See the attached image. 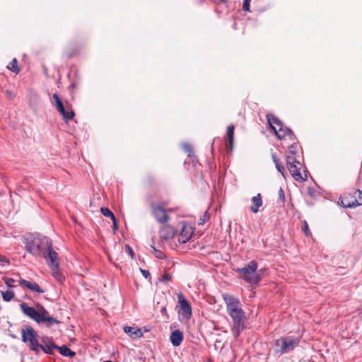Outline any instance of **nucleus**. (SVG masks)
Returning <instances> with one entry per match:
<instances>
[{
	"instance_id": "f704fd0d",
	"label": "nucleus",
	"mask_w": 362,
	"mask_h": 362,
	"mask_svg": "<svg viewBox=\"0 0 362 362\" xmlns=\"http://www.w3.org/2000/svg\"><path fill=\"white\" fill-rule=\"evenodd\" d=\"M125 250L126 252H128V254L133 258V256H134V252L132 250V249L130 247V246L129 245H126L125 247Z\"/></svg>"
},
{
	"instance_id": "ea45409f",
	"label": "nucleus",
	"mask_w": 362,
	"mask_h": 362,
	"mask_svg": "<svg viewBox=\"0 0 362 362\" xmlns=\"http://www.w3.org/2000/svg\"><path fill=\"white\" fill-rule=\"evenodd\" d=\"M113 228L114 230H117V222L115 221V225L113 224Z\"/></svg>"
},
{
	"instance_id": "ddd939ff",
	"label": "nucleus",
	"mask_w": 362,
	"mask_h": 362,
	"mask_svg": "<svg viewBox=\"0 0 362 362\" xmlns=\"http://www.w3.org/2000/svg\"><path fill=\"white\" fill-rule=\"evenodd\" d=\"M42 344H39V351L42 350L45 353L47 354H52L53 349L55 348H58L52 340L47 337H42L41 338Z\"/></svg>"
},
{
	"instance_id": "79ce46f5",
	"label": "nucleus",
	"mask_w": 362,
	"mask_h": 362,
	"mask_svg": "<svg viewBox=\"0 0 362 362\" xmlns=\"http://www.w3.org/2000/svg\"><path fill=\"white\" fill-rule=\"evenodd\" d=\"M103 362H112V361L108 360V361H103Z\"/></svg>"
},
{
	"instance_id": "4be33fe9",
	"label": "nucleus",
	"mask_w": 362,
	"mask_h": 362,
	"mask_svg": "<svg viewBox=\"0 0 362 362\" xmlns=\"http://www.w3.org/2000/svg\"><path fill=\"white\" fill-rule=\"evenodd\" d=\"M234 126L229 125L227 127V136L228 139V144L227 145V148L230 151H232L233 146V140H234Z\"/></svg>"
},
{
	"instance_id": "dca6fc26",
	"label": "nucleus",
	"mask_w": 362,
	"mask_h": 362,
	"mask_svg": "<svg viewBox=\"0 0 362 362\" xmlns=\"http://www.w3.org/2000/svg\"><path fill=\"white\" fill-rule=\"evenodd\" d=\"M184 339L183 333L179 329H175L171 332L170 340L174 346H178L181 344Z\"/></svg>"
},
{
	"instance_id": "bb28decb",
	"label": "nucleus",
	"mask_w": 362,
	"mask_h": 362,
	"mask_svg": "<svg viewBox=\"0 0 362 362\" xmlns=\"http://www.w3.org/2000/svg\"><path fill=\"white\" fill-rule=\"evenodd\" d=\"M7 68L13 71V73L18 74L20 71V69L18 66V62L16 59H13L7 66Z\"/></svg>"
},
{
	"instance_id": "f03ea898",
	"label": "nucleus",
	"mask_w": 362,
	"mask_h": 362,
	"mask_svg": "<svg viewBox=\"0 0 362 362\" xmlns=\"http://www.w3.org/2000/svg\"><path fill=\"white\" fill-rule=\"evenodd\" d=\"M50 239L40 235L28 234L23 237V243L27 252L35 257H40L47 245L50 246Z\"/></svg>"
},
{
	"instance_id": "a19ab883",
	"label": "nucleus",
	"mask_w": 362,
	"mask_h": 362,
	"mask_svg": "<svg viewBox=\"0 0 362 362\" xmlns=\"http://www.w3.org/2000/svg\"><path fill=\"white\" fill-rule=\"evenodd\" d=\"M165 308H162V312H165Z\"/></svg>"
},
{
	"instance_id": "6ab92c4d",
	"label": "nucleus",
	"mask_w": 362,
	"mask_h": 362,
	"mask_svg": "<svg viewBox=\"0 0 362 362\" xmlns=\"http://www.w3.org/2000/svg\"><path fill=\"white\" fill-rule=\"evenodd\" d=\"M38 323H47L48 325H53L54 324L59 323V321L57 320L53 317H51L49 315L48 312L45 309L42 308V313L41 315V317Z\"/></svg>"
},
{
	"instance_id": "412c9836",
	"label": "nucleus",
	"mask_w": 362,
	"mask_h": 362,
	"mask_svg": "<svg viewBox=\"0 0 362 362\" xmlns=\"http://www.w3.org/2000/svg\"><path fill=\"white\" fill-rule=\"evenodd\" d=\"M124 331L129 336L134 338L141 337L143 334L140 329L134 327L126 326L124 327Z\"/></svg>"
},
{
	"instance_id": "f3484780",
	"label": "nucleus",
	"mask_w": 362,
	"mask_h": 362,
	"mask_svg": "<svg viewBox=\"0 0 362 362\" xmlns=\"http://www.w3.org/2000/svg\"><path fill=\"white\" fill-rule=\"evenodd\" d=\"M355 194H358V199H355L354 201H352V202H348L347 199L348 198L347 197H344L341 202L344 205V207L346 208H352V207H354V206H359L361 204H362V192H361L360 190H357L355 192Z\"/></svg>"
},
{
	"instance_id": "2eb2a0df",
	"label": "nucleus",
	"mask_w": 362,
	"mask_h": 362,
	"mask_svg": "<svg viewBox=\"0 0 362 362\" xmlns=\"http://www.w3.org/2000/svg\"><path fill=\"white\" fill-rule=\"evenodd\" d=\"M175 234L174 228L170 225L163 226L159 230V236L163 240H169Z\"/></svg>"
},
{
	"instance_id": "5701e85b",
	"label": "nucleus",
	"mask_w": 362,
	"mask_h": 362,
	"mask_svg": "<svg viewBox=\"0 0 362 362\" xmlns=\"http://www.w3.org/2000/svg\"><path fill=\"white\" fill-rule=\"evenodd\" d=\"M54 349L59 350V353L64 356L72 358L76 355L74 351L65 345L58 346V348H55Z\"/></svg>"
},
{
	"instance_id": "9b49d317",
	"label": "nucleus",
	"mask_w": 362,
	"mask_h": 362,
	"mask_svg": "<svg viewBox=\"0 0 362 362\" xmlns=\"http://www.w3.org/2000/svg\"><path fill=\"white\" fill-rule=\"evenodd\" d=\"M180 303L179 315L185 320H188L192 315V308L187 300L185 298L182 294L177 296Z\"/></svg>"
},
{
	"instance_id": "c9c22d12",
	"label": "nucleus",
	"mask_w": 362,
	"mask_h": 362,
	"mask_svg": "<svg viewBox=\"0 0 362 362\" xmlns=\"http://www.w3.org/2000/svg\"><path fill=\"white\" fill-rule=\"evenodd\" d=\"M279 198H280L283 202H284V200H285V196H284V190L282 189V188H280V189H279Z\"/></svg>"
},
{
	"instance_id": "72a5a7b5",
	"label": "nucleus",
	"mask_w": 362,
	"mask_h": 362,
	"mask_svg": "<svg viewBox=\"0 0 362 362\" xmlns=\"http://www.w3.org/2000/svg\"><path fill=\"white\" fill-rule=\"evenodd\" d=\"M251 0H244L243 9L245 11H250V4Z\"/></svg>"
},
{
	"instance_id": "4468645a",
	"label": "nucleus",
	"mask_w": 362,
	"mask_h": 362,
	"mask_svg": "<svg viewBox=\"0 0 362 362\" xmlns=\"http://www.w3.org/2000/svg\"><path fill=\"white\" fill-rule=\"evenodd\" d=\"M193 230L189 225L185 224L182 226V230L178 236V241L180 243H187L192 237Z\"/></svg>"
},
{
	"instance_id": "6e6552de",
	"label": "nucleus",
	"mask_w": 362,
	"mask_h": 362,
	"mask_svg": "<svg viewBox=\"0 0 362 362\" xmlns=\"http://www.w3.org/2000/svg\"><path fill=\"white\" fill-rule=\"evenodd\" d=\"M52 98L55 103L54 105L57 111L62 115L63 119L66 122L72 119L75 115L72 110H69V105L65 106L62 102L57 93L53 94Z\"/></svg>"
},
{
	"instance_id": "393cba45",
	"label": "nucleus",
	"mask_w": 362,
	"mask_h": 362,
	"mask_svg": "<svg viewBox=\"0 0 362 362\" xmlns=\"http://www.w3.org/2000/svg\"><path fill=\"white\" fill-rule=\"evenodd\" d=\"M272 160L275 163V166L277 170L284 177H286L284 173V167L281 165L279 159L277 158L276 155L272 154Z\"/></svg>"
},
{
	"instance_id": "cd10ccee",
	"label": "nucleus",
	"mask_w": 362,
	"mask_h": 362,
	"mask_svg": "<svg viewBox=\"0 0 362 362\" xmlns=\"http://www.w3.org/2000/svg\"><path fill=\"white\" fill-rule=\"evenodd\" d=\"M2 298L4 301L9 302L14 298V293L10 290L1 292Z\"/></svg>"
},
{
	"instance_id": "20e7f679",
	"label": "nucleus",
	"mask_w": 362,
	"mask_h": 362,
	"mask_svg": "<svg viewBox=\"0 0 362 362\" xmlns=\"http://www.w3.org/2000/svg\"><path fill=\"white\" fill-rule=\"evenodd\" d=\"M296 147L295 144L289 146L288 153L286 156V165L291 176L296 181L302 182L306 180L307 176L305 175V177H303L302 174L300 173L301 163L296 156Z\"/></svg>"
},
{
	"instance_id": "2f4dec72",
	"label": "nucleus",
	"mask_w": 362,
	"mask_h": 362,
	"mask_svg": "<svg viewBox=\"0 0 362 362\" xmlns=\"http://www.w3.org/2000/svg\"><path fill=\"white\" fill-rule=\"evenodd\" d=\"M172 279L171 274L168 273L164 274L160 279L159 281L162 282H168Z\"/></svg>"
},
{
	"instance_id": "a211bd4d",
	"label": "nucleus",
	"mask_w": 362,
	"mask_h": 362,
	"mask_svg": "<svg viewBox=\"0 0 362 362\" xmlns=\"http://www.w3.org/2000/svg\"><path fill=\"white\" fill-rule=\"evenodd\" d=\"M20 285L25 286L33 291H35L38 293H44V291L41 289L39 285L35 282H30L25 279H21L18 281Z\"/></svg>"
},
{
	"instance_id": "c85d7f7f",
	"label": "nucleus",
	"mask_w": 362,
	"mask_h": 362,
	"mask_svg": "<svg viewBox=\"0 0 362 362\" xmlns=\"http://www.w3.org/2000/svg\"><path fill=\"white\" fill-rule=\"evenodd\" d=\"M151 247L153 250L154 255L156 258L163 259L165 257V255L163 252L156 250L154 246H152Z\"/></svg>"
},
{
	"instance_id": "7c9ffc66",
	"label": "nucleus",
	"mask_w": 362,
	"mask_h": 362,
	"mask_svg": "<svg viewBox=\"0 0 362 362\" xmlns=\"http://www.w3.org/2000/svg\"><path fill=\"white\" fill-rule=\"evenodd\" d=\"M182 148L185 150V151L188 153V156L191 157L192 153H193L191 145L189 144H183Z\"/></svg>"
},
{
	"instance_id": "7ed1b4c3",
	"label": "nucleus",
	"mask_w": 362,
	"mask_h": 362,
	"mask_svg": "<svg viewBox=\"0 0 362 362\" xmlns=\"http://www.w3.org/2000/svg\"><path fill=\"white\" fill-rule=\"evenodd\" d=\"M258 264L256 261L249 262L242 268H238L236 272L239 277L246 283L257 286L262 280V275L257 270Z\"/></svg>"
},
{
	"instance_id": "37998d69",
	"label": "nucleus",
	"mask_w": 362,
	"mask_h": 362,
	"mask_svg": "<svg viewBox=\"0 0 362 362\" xmlns=\"http://www.w3.org/2000/svg\"><path fill=\"white\" fill-rule=\"evenodd\" d=\"M205 216H207V218H209V216L207 215L206 212L205 213Z\"/></svg>"
},
{
	"instance_id": "b1692460",
	"label": "nucleus",
	"mask_w": 362,
	"mask_h": 362,
	"mask_svg": "<svg viewBox=\"0 0 362 362\" xmlns=\"http://www.w3.org/2000/svg\"><path fill=\"white\" fill-rule=\"evenodd\" d=\"M52 270V274L54 279L59 282L62 283L64 280V276L60 273L59 266L55 264V267H49Z\"/></svg>"
},
{
	"instance_id": "9d476101",
	"label": "nucleus",
	"mask_w": 362,
	"mask_h": 362,
	"mask_svg": "<svg viewBox=\"0 0 362 362\" xmlns=\"http://www.w3.org/2000/svg\"><path fill=\"white\" fill-rule=\"evenodd\" d=\"M20 308L24 315L29 317L30 319L35 321L37 323L40 320H41L40 317L42 313L43 308H42L41 310L38 311L34 308L28 306L25 303H21Z\"/></svg>"
},
{
	"instance_id": "a878e982",
	"label": "nucleus",
	"mask_w": 362,
	"mask_h": 362,
	"mask_svg": "<svg viewBox=\"0 0 362 362\" xmlns=\"http://www.w3.org/2000/svg\"><path fill=\"white\" fill-rule=\"evenodd\" d=\"M100 211L104 216L110 217L114 225H115V216L114 214L108 208L102 207L100 209Z\"/></svg>"
},
{
	"instance_id": "e433bc0d",
	"label": "nucleus",
	"mask_w": 362,
	"mask_h": 362,
	"mask_svg": "<svg viewBox=\"0 0 362 362\" xmlns=\"http://www.w3.org/2000/svg\"><path fill=\"white\" fill-rule=\"evenodd\" d=\"M6 95L10 98V99H13L14 98V94L13 93L12 91L9 90H6Z\"/></svg>"
},
{
	"instance_id": "f8f14e48",
	"label": "nucleus",
	"mask_w": 362,
	"mask_h": 362,
	"mask_svg": "<svg viewBox=\"0 0 362 362\" xmlns=\"http://www.w3.org/2000/svg\"><path fill=\"white\" fill-rule=\"evenodd\" d=\"M47 255L45 256V258L47 261V263L49 267H55V264L59 266V257L58 254L53 250L52 243L50 240V246L47 245Z\"/></svg>"
},
{
	"instance_id": "423d86ee",
	"label": "nucleus",
	"mask_w": 362,
	"mask_h": 362,
	"mask_svg": "<svg viewBox=\"0 0 362 362\" xmlns=\"http://www.w3.org/2000/svg\"><path fill=\"white\" fill-rule=\"evenodd\" d=\"M300 339L293 336L284 337L275 341L276 352L284 354L293 351L298 346Z\"/></svg>"
},
{
	"instance_id": "4c0bfd02",
	"label": "nucleus",
	"mask_w": 362,
	"mask_h": 362,
	"mask_svg": "<svg viewBox=\"0 0 362 362\" xmlns=\"http://www.w3.org/2000/svg\"><path fill=\"white\" fill-rule=\"evenodd\" d=\"M141 272L145 278H147L150 276V273L146 270L141 269Z\"/></svg>"
},
{
	"instance_id": "1a4fd4ad",
	"label": "nucleus",
	"mask_w": 362,
	"mask_h": 362,
	"mask_svg": "<svg viewBox=\"0 0 362 362\" xmlns=\"http://www.w3.org/2000/svg\"><path fill=\"white\" fill-rule=\"evenodd\" d=\"M151 212L153 217L160 223H165L169 221V216L168 215V211H171L170 209H165L163 204H157L152 203L151 204Z\"/></svg>"
},
{
	"instance_id": "473e14b6",
	"label": "nucleus",
	"mask_w": 362,
	"mask_h": 362,
	"mask_svg": "<svg viewBox=\"0 0 362 362\" xmlns=\"http://www.w3.org/2000/svg\"><path fill=\"white\" fill-rule=\"evenodd\" d=\"M15 280L11 278H5L4 282L6 284L8 287H15V285L13 284L15 283Z\"/></svg>"
},
{
	"instance_id": "58836bf2",
	"label": "nucleus",
	"mask_w": 362,
	"mask_h": 362,
	"mask_svg": "<svg viewBox=\"0 0 362 362\" xmlns=\"http://www.w3.org/2000/svg\"><path fill=\"white\" fill-rule=\"evenodd\" d=\"M358 317H359V319H360V320H361V322L362 323V311L359 313Z\"/></svg>"
},
{
	"instance_id": "f257e3e1",
	"label": "nucleus",
	"mask_w": 362,
	"mask_h": 362,
	"mask_svg": "<svg viewBox=\"0 0 362 362\" xmlns=\"http://www.w3.org/2000/svg\"><path fill=\"white\" fill-rule=\"evenodd\" d=\"M223 299L226 305V310L233 321L231 332L235 338L239 337L245 328L246 316L242 309L240 300L231 295L223 293Z\"/></svg>"
},
{
	"instance_id": "39448f33",
	"label": "nucleus",
	"mask_w": 362,
	"mask_h": 362,
	"mask_svg": "<svg viewBox=\"0 0 362 362\" xmlns=\"http://www.w3.org/2000/svg\"><path fill=\"white\" fill-rule=\"evenodd\" d=\"M267 118L271 129L274 132L279 139L288 136L290 139L293 140V134L292 131L287 127H284L282 122L276 117L273 115H267Z\"/></svg>"
},
{
	"instance_id": "0eeeda50",
	"label": "nucleus",
	"mask_w": 362,
	"mask_h": 362,
	"mask_svg": "<svg viewBox=\"0 0 362 362\" xmlns=\"http://www.w3.org/2000/svg\"><path fill=\"white\" fill-rule=\"evenodd\" d=\"M22 341L28 343L31 350L39 352V343L37 339V332L31 326H27L25 329H22Z\"/></svg>"
},
{
	"instance_id": "c756f323",
	"label": "nucleus",
	"mask_w": 362,
	"mask_h": 362,
	"mask_svg": "<svg viewBox=\"0 0 362 362\" xmlns=\"http://www.w3.org/2000/svg\"><path fill=\"white\" fill-rule=\"evenodd\" d=\"M302 230L304 233V234L305 235V236H307V237L311 236V233L309 230L308 224L306 221H304L303 222Z\"/></svg>"
},
{
	"instance_id": "aec40b11",
	"label": "nucleus",
	"mask_w": 362,
	"mask_h": 362,
	"mask_svg": "<svg viewBox=\"0 0 362 362\" xmlns=\"http://www.w3.org/2000/svg\"><path fill=\"white\" fill-rule=\"evenodd\" d=\"M252 204L250 206V210L256 214L259 211V207L262 205V199L260 194H257L252 198Z\"/></svg>"
}]
</instances>
